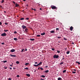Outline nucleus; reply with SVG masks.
<instances>
[{
  "label": "nucleus",
  "instance_id": "f257e3e1",
  "mask_svg": "<svg viewBox=\"0 0 80 80\" xmlns=\"http://www.w3.org/2000/svg\"><path fill=\"white\" fill-rule=\"evenodd\" d=\"M59 57L58 55H56V54L54 55L53 56L54 58H58Z\"/></svg>",
  "mask_w": 80,
  "mask_h": 80
},
{
  "label": "nucleus",
  "instance_id": "f03ea898",
  "mask_svg": "<svg viewBox=\"0 0 80 80\" xmlns=\"http://www.w3.org/2000/svg\"><path fill=\"white\" fill-rule=\"evenodd\" d=\"M51 8H52V9H57V8L56 7L54 6H52Z\"/></svg>",
  "mask_w": 80,
  "mask_h": 80
},
{
  "label": "nucleus",
  "instance_id": "7ed1b4c3",
  "mask_svg": "<svg viewBox=\"0 0 80 80\" xmlns=\"http://www.w3.org/2000/svg\"><path fill=\"white\" fill-rule=\"evenodd\" d=\"M7 36V34L5 33H3L1 35V36H2V37H5Z\"/></svg>",
  "mask_w": 80,
  "mask_h": 80
},
{
  "label": "nucleus",
  "instance_id": "20e7f679",
  "mask_svg": "<svg viewBox=\"0 0 80 80\" xmlns=\"http://www.w3.org/2000/svg\"><path fill=\"white\" fill-rule=\"evenodd\" d=\"M73 27L71 26L70 27V30H71V31H72V30H73Z\"/></svg>",
  "mask_w": 80,
  "mask_h": 80
},
{
  "label": "nucleus",
  "instance_id": "39448f33",
  "mask_svg": "<svg viewBox=\"0 0 80 80\" xmlns=\"http://www.w3.org/2000/svg\"><path fill=\"white\" fill-rule=\"evenodd\" d=\"M22 27L23 29H25V28H27V27L24 25H22Z\"/></svg>",
  "mask_w": 80,
  "mask_h": 80
},
{
  "label": "nucleus",
  "instance_id": "423d86ee",
  "mask_svg": "<svg viewBox=\"0 0 80 80\" xmlns=\"http://www.w3.org/2000/svg\"><path fill=\"white\" fill-rule=\"evenodd\" d=\"M10 55L11 56V57H16V56L15 55H13L12 54H11Z\"/></svg>",
  "mask_w": 80,
  "mask_h": 80
},
{
  "label": "nucleus",
  "instance_id": "0eeeda50",
  "mask_svg": "<svg viewBox=\"0 0 80 80\" xmlns=\"http://www.w3.org/2000/svg\"><path fill=\"white\" fill-rule=\"evenodd\" d=\"M10 51H11V52H15V50L14 49H12Z\"/></svg>",
  "mask_w": 80,
  "mask_h": 80
},
{
  "label": "nucleus",
  "instance_id": "6e6552de",
  "mask_svg": "<svg viewBox=\"0 0 80 80\" xmlns=\"http://www.w3.org/2000/svg\"><path fill=\"white\" fill-rule=\"evenodd\" d=\"M26 76H27V77H30V75L29 74H26Z\"/></svg>",
  "mask_w": 80,
  "mask_h": 80
},
{
  "label": "nucleus",
  "instance_id": "1a4fd4ad",
  "mask_svg": "<svg viewBox=\"0 0 80 80\" xmlns=\"http://www.w3.org/2000/svg\"><path fill=\"white\" fill-rule=\"evenodd\" d=\"M49 72V71L48 70H46L45 71H44L43 72L44 73H48Z\"/></svg>",
  "mask_w": 80,
  "mask_h": 80
},
{
  "label": "nucleus",
  "instance_id": "9d476101",
  "mask_svg": "<svg viewBox=\"0 0 80 80\" xmlns=\"http://www.w3.org/2000/svg\"><path fill=\"white\" fill-rule=\"evenodd\" d=\"M41 35H45V32H43L41 34Z\"/></svg>",
  "mask_w": 80,
  "mask_h": 80
},
{
  "label": "nucleus",
  "instance_id": "9b49d317",
  "mask_svg": "<svg viewBox=\"0 0 80 80\" xmlns=\"http://www.w3.org/2000/svg\"><path fill=\"white\" fill-rule=\"evenodd\" d=\"M25 31L26 32H28V29L27 28H26L25 29Z\"/></svg>",
  "mask_w": 80,
  "mask_h": 80
},
{
  "label": "nucleus",
  "instance_id": "f8f14e48",
  "mask_svg": "<svg viewBox=\"0 0 80 80\" xmlns=\"http://www.w3.org/2000/svg\"><path fill=\"white\" fill-rule=\"evenodd\" d=\"M76 63H78V65H80V62H78V61H76Z\"/></svg>",
  "mask_w": 80,
  "mask_h": 80
},
{
  "label": "nucleus",
  "instance_id": "ddd939ff",
  "mask_svg": "<svg viewBox=\"0 0 80 80\" xmlns=\"http://www.w3.org/2000/svg\"><path fill=\"white\" fill-rule=\"evenodd\" d=\"M58 80H62V78H58Z\"/></svg>",
  "mask_w": 80,
  "mask_h": 80
},
{
  "label": "nucleus",
  "instance_id": "4468645a",
  "mask_svg": "<svg viewBox=\"0 0 80 80\" xmlns=\"http://www.w3.org/2000/svg\"><path fill=\"white\" fill-rule=\"evenodd\" d=\"M15 4L16 5H15L16 7H18L19 5H18V4L16 3Z\"/></svg>",
  "mask_w": 80,
  "mask_h": 80
},
{
  "label": "nucleus",
  "instance_id": "2eb2a0df",
  "mask_svg": "<svg viewBox=\"0 0 80 80\" xmlns=\"http://www.w3.org/2000/svg\"><path fill=\"white\" fill-rule=\"evenodd\" d=\"M50 32L51 33H55V31H51Z\"/></svg>",
  "mask_w": 80,
  "mask_h": 80
},
{
  "label": "nucleus",
  "instance_id": "dca6fc26",
  "mask_svg": "<svg viewBox=\"0 0 80 80\" xmlns=\"http://www.w3.org/2000/svg\"><path fill=\"white\" fill-rule=\"evenodd\" d=\"M4 32H7L8 31V30L4 29Z\"/></svg>",
  "mask_w": 80,
  "mask_h": 80
},
{
  "label": "nucleus",
  "instance_id": "f3484780",
  "mask_svg": "<svg viewBox=\"0 0 80 80\" xmlns=\"http://www.w3.org/2000/svg\"><path fill=\"white\" fill-rule=\"evenodd\" d=\"M25 50H24V49H22V50L21 51V52H25Z\"/></svg>",
  "mask_w": 80,
  "mask_h": 80
},
{
  "label": "nucleus",
  "instance_id": "a211bd4d",
  "mask_svg": "<svg viewBox=\"0 0 80 80\" xmlns=\"http://www.w3.org/2000/svg\"><path fill=\"white\" fill-rule=\"evenodd\" d=\"M30 40L32 41H34V40H35V39L34 38H32V39H30Z\"/></svg>",
  "mask_w": 80,
  "mask_h": 80
},
{
  "label": "nucleus",
  "instance_id": "6ab92c4d",
  "mask_svg": "<svg viewBox=\"0 0 80 80\" xmlns=\"http://www.w3.org/2000/svg\"><path fill=\"white\" fill-rule=\"evenodd\" d=\"M66 53L67 54H69V53H70V51H67L66 52Z\"/></svg>",
  "mask_w": 80,
  "mask_h": 80
},
{
  "label": "nucleus",
  "instance_id": "aec40b11",
  "mask_svg": "<svg viewBox=\"0 0 80 80\" xmlns=\"http://www.w3.org/2000/svg\"><path fill=\"white\" fill-rule=\"evenodd\" d=\"M14 40H15V41H17V38H14Z\"/></svg>",
  "mask_w": 80,
  "mask_h": 80
},
{
  "label": "nucleus",
  "instance_id": "412c9836",
  "mask_svg": "<svg viewBox=\"0 0 80 80\" xmlns=\"http://www.w3.org/2000/svg\"><path fill=\"white\" fill-rule=\"evenodd\" d=\"M41 77H42L43 78H45V76L44 75H42L41 76Z\"/></svg>",
  "mask_w": 80,
  "mask_h": 80
},
{
  "label": "nucleus",
  "instance_id": "4be33fe9",
  "mask_svg": "<svg viewBox=\"0 0 80 80\" xmlns=\"http://www.w3.org/2000/svg\"><path fill=\"white\" fill-rule=\"evenodd\" d=\"M29 65V63H26L25 64V65Z\"/></svg>",
  "mask_w": 80,
  "mask_h": 80
},
{
  "label": "nucleus",
  "instance_id": "5701e85b",
  "mask_svg": "<svg viewBox=\"0 0 80 80\" xmlns=\"http://www.w3.org/2000/svg\"><path fill=\"white\" fill-rule=\"evenodd\" d=\"M63 63V62H61L60 63V65H62Z\"/></svg>",
  "mask_w": 80,
  "mask_h": 80
},
{
  "label": "nucleus",
  "instance_id": "b1692460",
  "mask_svg": "<svg viewBox=\"0 0 80 80\" xmlns=\"http://www.w3.org/2000/svg\"><path fill=\"white\" fill-rule=\"evenodd\" d=\"M66 70H64L63 71V73H65L66 72Z\"/></svg>",
  "mask_w": 80,
  "mask_h": 80
},
{
  "label": "nucleus",
  "instance_id": "393cba45",
  "mask_svg": "<svg viewBox=\"0 0 80 80\" xmlns=\"http://www.w3.org/2000/svg\"><path fill=\"white\" fill-rule=\"evenodd\" d=\"M24 20V18H20V20Z\"/></svg>",
  "mask_w": 80,
  "mask_h": 80
},
{
  "label": "nucleus",
  "instance_id": "a878e982",
  "mask_svg": "<svg viewBox=\"0 0 80 80\" xmlns=\"http://www.w3.org/2000/svg\"><path fill=\"white\" fill-rule=\"evenodd\" d=\"M16 63H17V64H19L20 62L18 61H17Z\"/></svg>",
  "mask_w": 80,
  "mask_h": 80
},
{
  "label": "nucleus",
  "instance_id": "bb28decb",
  "mask_svg": "<svg viewBox=\"0 0 80 80\" xmlns=\"http://www.w3.org/2000/svg\"><path fill=\"white\" fill-rule=\"evenodd\" d=\"M42 62H40L38 64H39V65H42Z\"/></svg>",
  "mask_w": 80,
  "mask_h": 80
},
{
  "label": "nucleus",
  "instance_id": "cd10ccee",
  "mask_svg": "<svg viewBox=\"0 0 80 80\" xmlns=\"http://www.w3.org/2000/svg\"><path fill=\"white\" fill-rule=\"evenodd\" d=\"M3 63H6V62H7V61H3Z\"/></svg>",
  "mask_w": 80,
  "mask_h": 80
},
{
  "label": "nucleus",
  "instance_id": "c85d7f7f",
  "mask_svg": "<svg viewBox=\"0 0 80 80\" xmlns=\"http://www.w3.org/2000/svg\"><path fill=\"white\" fill-rule=\"evenodd\" d=\"M36 36H37V37H40V35H37Z\"/></svg>",
  "mask_w": 80,
  "mask_h": 80
},
{
  "label": "nucleus",
  "instance_id": "c756f323",
  "mask_svg": "<svg viewBox=\"0 0 80 80\" xmlns=\"http://www.w3.org/2000/svg\"><path fill=\"white\" fill-rule=\"evenodd\" d=\"M72 73H76V72L75 71H72Z\"/></svg>",
  "mask_w": 80,
  "mask_h": 80
},
{
  "label": "nucleus",
  "instance_id": "7c9ffc66",
  "mask_svg": "<svg viewBox=\"0 0 80 80\" xmlns=\"http://www.w3.org/2000/svg\"><path fill=\"white\" fill-rule=\"evenodd\" d=\"M40 69H41V70H43V68H40Z\"/></svg>",
  "mask_w": 80,
  "mask_h": 80
},
{
  "label": "nucleus",
  "instance_id": "2f4dec72",
  "mask_svg": "<svg viewBox=\"0 0 80 80\" xmlns=\"http://www.w3.org/2000/svg\"><path fill=\"white\" fill-rule=\"evenodd\" d=\"M24 69H25L26 70H28V68H26Z\"/></svg>",
  "mask_w": 80,
  "mask_h": 80
},
{
  "label": "nucleus",
  "instance_id": "473e14b6",
  "mask_svg": "<svg viewBox=\"0 0 80 80\" xmlns=\"http://www.w3.org/2000/svg\"><path fill=\"white\" fill-rule=\"evenodd\" d=\"M52 50L53 51H54V50H55V48H52Z\"/></svg>",
  "mask_w": 80,
  "mask_h": 80
},
{
  "label": "nucleus",
  "instance_id": "72a5a7b5",
  "mask_svg": "<svg viewBox=\"0 0 80 80\" xmlns=\"http://www.w3.org/2000/svg\"><path fill=\"white\" fill-rule=\"evenodd\" d=\"M5 25H8V22H5Z\"/></svg>",
  "mask_w": 80,
  "mask_h": 80
},
{
  "label": "nucleus",
  "instance_id": "f704fd0d",
  "mask_svg": "<svg viewBox=\"0 0 80 80\" xmlns=\"http://www.w3.org/2000/svg\"><path fill=\"white\" fill-rule=\"evenodd\" d=\"M4 2V0H2V3H3V2Z\"/></svg>",
  "mask_w": 80,
  "mask_h": 80
},
{
  "label": "nucleus",
  "instance_id": "c9c22d12",
  "mask_svg": "<svg viewBox=\"0 0 80 80\" xmlns=\"http://www.w3.org/2000/svg\"><path fill=\"white\" fill-rule=\"evenodd\" d=\"M57 52H58V53H60V51H58V50H57Z\"/></svg>",
  "mask_w": 80,
  "mask_h": 80
},
{
  "label": "nucleus",
  "instance_id": "e433bc0d",
  "mask_svg": "<svg viewBox=\"0 0 80 80\" xmlns=\"http://www.w3.org/2000/svg\"><path fill=\"white\" fill-rule=\"evenodd\" d=\"M61 38V37H57V38Z\"/></svg>",
  "mask_w": 80,
  "mask_h": 80
},
{
  "label": "nucleus",
  "instance_id": "4c0bfd02",
  "mask_svg": "<svg viewBox=\"0 0 80 80\" xmlns=\"http://www.w3.org/2000/svg\"><path fill=\"white\" fill-rule=\"evenodd\" d=\"M64 40H67V39L65 38H64Z\"/></svg>",
  "mask_w": 80,
  "mask_h": 80
},
{
  "label": "nucleus",
  "instance_id": "58836bf2",
  "mask_svg": "<svg viewBox=\"0 0 80 80\" xmlns=\"http://www.w3.org/2000/svg\"><path fill=\"white\" fill-rule=\"evenodd\" d=\"M56 30H59V28H56Z\"/></svg>",
  "mask_w": 80,
  "mask_h": 80
},
{
  "label": "nucleus",
  "instance_id": "ea45409f",
  "mask_svg": "<svg viewBox=\"0 0 80 80\" xmlns=\"http://www.w3.org/2000/svg\"><path fill=\"white\" fill-rule=\"evenodd\" d=\"M0 7L1 8H3V7H2V6H0Z\"/></svg>",
  "mask_w": 80,
  "mask_h": 80
},
{
  "label": "nucleus",
  "instance_id": "a19ab883",
  "mask_svg": "<svg viewBox=\"0 0 80 80\" xmlns=\"http://www.w3.org/2000/svg\"><path fill=\"white\" fill-rule=\"evenodd\" d=\"M8 80H12V78H8Z\"/></svg>",
  "mask_w": 80,
  "mask_h": 80
},
{
  "label": "nucleus",
  "instance_id": "79ce46f5",
  "mask_svg": "<svg viewBox=\"0 0 80 80\" xmlns=\"http://www.w3.org/2000/svg\"><path fill=\"white\" fill-rule=\"evenodd\" d=\"M26 20H29V18H26Z\"/></svg>",
  "mask_w": 80,
  "mask_h": 80
},
{
  "label": "nucleus",
  "instance_id": "37998d69",
  "mask_svg": "<svg viewBox=\"0 0 80 80\" xmlns=\"http://www.w3.org/2000/svg\"><path fill=\"white\" fill-rule=\"evenodd\" d=\"M12 2L14 3V4H15V2L14 1H12Z\"/></svg>",
  "mask_w": 80,
  "mask_h": 80
},
{
  "label": "nucleus",
  "instance_id": "c03bdc74",
  "mask_svg": "<svg viewBox=\"0 0 80 80\" xmlns=\"http://www.w3.org/2000/svg\"><path fill=\"white\" fill-rule=\"evenodd\" d=\"M1 44H2V45H4V44H5V43L4 42H2V43Z\"/></svg>",
  "mask_w": 80,
  "mask_h": 80
},
{
  "label": "nucleus",
  "instance_id": "a18cd8bd",
  "mask_svg": "<svg viewBox=\"0 0 80 80\" xmlns=\"http://www.w3.org/2000/svg\"><path fill=\"white\" fill-rule=\"evenodd\" d=\"M17 77H19L20 76L19 75H17Z\"/></svg>",
  "mask_w": 80,
  "mask_h": 80
},
{
  "label": "nucleus",
  "instance_id": "49530a36",
  "mask_svg": "<svg viewBox=\"0 0 80 80\" xmlns=\"http://www.w3.org/2000/svg\"><path fill=\"white\" fill-rule=\"evenodd\" d=\"M2 23L1 22H0V25H2Z\"/></svg>",
  "mask_w": 80,
  "mask_h": 80
},
{
  "label": "nucleus",
  "instance_id": "de8ad7c7",
  "mask_svg": "<svg viewBox=\"0 0 80 80\" xmlns=\"http://www.w3.org/2000/svg\"><path fill=\"white\" fill-rule=\"evenodd\" d=\"M34 67H37V65H36V64H34Z\"/></svg>",
  "mask_w": 80,
  "mask_h": 80
},
{
  "label": "nucleus",
  "instance_id": "09e8293b",
  "mask_svg": "<svg viewBox=\"0 0 80 80\" xmlns=\"http://www.w3.org/2000/svg\"><path fill=\"white\" fill-rule=\"evenodd\" d=\"M35 64H37V63H38V62H35Z\"/></svg>",
  "mask_w": 80,
  "mask_h": 80
},
{
  "label": "nucleus",
  "instance_id": "8fccbe9b",
  "mask_svg": "<svg viewBox=\"0 0 80 80\" xmlns=\"http://www.w3.org/2000/svg\"><path fill=\"white\" fill-rule=\"evenodd\" d=\"M14 33H17V32L16 31H15L14 32Z\"/></svg>",
  "mask_w": 80,
  "mask_h": 80
},
{
  "label": "nucleus",
  "instance_id": "3c124183",
  "mask_svg": "<svg viewBox=\"0 0 80 80\" xmlns=\"http://www.w3.org/2000/svg\"><path fill=\"white\" fill-rule=\"evenodd\" d=\"M72 45H74V42H72Z\"/></svg>",
  "mask_w": 80,
  "mask_h": 80
},
{
  "label": "nucleus",
  "instance_id": "603ef678",
  "mask_svg": "<svg viewBox=\"0 0 80 80\" xmlns=\"http://www.w3.org/2000/svg\"><path fill=\"white\" fill-rule=\"evenodd\" d=\"M39 65V64H38L36 65V66H37H37H38Z\"/></svg>",
  "mask_w": 80,
  "mask_h": 80
},
{
  "label": "nucleus",
  "instance_id": "864d4df0",
  "mask_svg": "<svg viewBox=\"0 0 80 80\" xmlns=\"http://www.w3.org/2000/svg\"><path fill=\"white\" fill-rule=\"evenodd\" d=\"M40 80H45V79H42V78H41Z\"/></svg>",
  "mask_w": 80,
  "mask_h": 80
},
{
  "label": "nucleus",
  "instance_id": "5fc2aeb1",
  "mask_svg": "<svg viewBox=\"0 0 80 80\" xmlns=\"http://www.w3.org/2000/svg\"><path fill=\"white\" fill-rule=\"evenodd\" d=\"M46 68H48V66H45Z\"/></svg>",
  "mask_w": 80,
  "mask_h": 80
},
{
  "label": "nucleus",
  "instance_id": "6e6d98bb",
  "mask_svg": "<svg viewBox=\"0 0 80 80\" xmlns=\"http://www.w3.org/2000/svg\"><path fill=\"white\" fill-rule=\"evenodd\" d=\"M9 69H10V70H12V68H10Z\"/></svg>",
  "mask_w": 80,
  "mask_h": 80
},
{
  "label": "nucleus",
  "instance_id": "4d7b16f0",
  "mask_svg": "<svg viewBox=\"0 0 80 80\" xmlns=\"http://www.w3.org/2000/svg\"><path fill=\"white\" fill-rule=\"evenodd\" d=\"M25 51H27V49H25Z\"/></svg>",
  "mask_w": 80,
  "mask_h": 80
},
{
  "label": "nucleus",
  "instance_id": "13d9d810",
  "mask_svg": "<svg viewBox=\"0 0 80 80\" xmlns=\"http://www.w3.org/2000/svg\"><path fill=\"white\" fill-rule=\"evenodd\" d=\"M40 10H42V8H40Z\"/></svg>",
  "mask_w": 80,
  "mask_h": 80
},
{
  "label": "nucleus",
  "instance_id": "bf43d9fd",
  "mask_svg": "<svg viewBox=\"0 0 80 80\" xmlns=\"http://www.w3.org/2000/svg\"><path fill=\"white\" fill-rule=\"evenodd\" d=\"M40 69V68H38V69L39 70Z\"/></svg>",
  "mask_w": 80,
  "mask_h": 80
},
{
  "label": "nucleus",
  "instance_id": "052dcab7",
  "mask_svg": "<svg viewBox=\"0 0 80 80\" xmlns=\"http://www.w3.org/2000/svg\"><path fill=\"white\" fill-rule=\"evenodd\" d=\"M33 10H34V11H36V9H34Z\"/></svg>",
  "mask_w": 80,
  "mask_h": 80
},
{
  "label": "nucleus",
  "instance_id": "680f3d73",
  "mask_svg": "<svg viewBox=\"0 0 80 80\" xmlns=\"http://www.w3.org/2000/svg\"><path fill=\"white\" fill-rule=\"evenodd\" d=\"M13 68L14 70H15V68Z\"/></svg>",
  "mask_w": 80,
  "mask_h": 80
},
{
  "label": "nucleus",
  "instance_id": "e2e57ef3",
  "mask_svg": "<svg viewBox=\"0 0 80 80\" xmlns=\"http://www.w3.org/2000/svg\"><path fill=\"white\" fill-rule=\"evenodd\" d=\"M74 72H76V70L74 69Z\"/></svg>",
  "mask_w": 80,
  "mask_h": 80
},
{
  "label": "nucleus",
  "instance_id": "0e129e2a",
  "mask_svg": "<svg viewBox=\"0 0 80 80\" xmlns=\"http://www.w3.org/2000/svg\"><path fill=\"white\" fill-rule=\"evenodd\" d=\"M10 67H12V65H10Z\"/></svg>",
  "mask_w": 80,
  "mask_h": 80
},
{
  "label": "nucleus",
  "instance_id": "69168bd1",
  "mask_svg": "<svg viewBox=\"0 0 80 80\" xmlns=\"http://www.w3.org/2000/svg\"><path fill=\"white\" fill-rule=\"evenodd\" d=\"M5 68V69H7V67H6V68Z\"/></svg>",
  "mask_w": 80,
  "mask_h": 80
},
{
  "label": "nucleus",
  "instance_id": "338daca9",
  "mask_svg": "<svg viewBox=\"0 0 80 80\" xmlns=\"http://www.w3.org/2000/svg\"><path fill=\"white\" fill-rule=\"evenodd\" d=\"M4 13H6V11H4Z\"/></svg>",
  "mask_w": 80,
  "mask_h": 80
},
{
  "label": "nucleus",
  "instance_id": "774afa93",
  "mask_svg": "<svg viewBox=\"0 0 80 80\" xmlns=\"http://www.w3.org/2000/svg\"><path fill=\"white\" fill-rule=\"evenodd\" d=\"M64 59V58H62V60H63Z\"/></svg>",
  "mask_w": 80,
  "mask_h": 80
}]
</instances>
